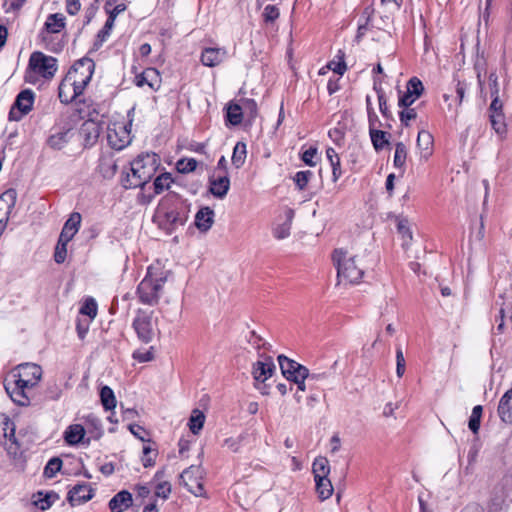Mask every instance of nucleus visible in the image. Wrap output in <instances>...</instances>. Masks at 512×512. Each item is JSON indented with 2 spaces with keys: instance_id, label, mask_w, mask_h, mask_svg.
<instances>
[{
  "instance_id": "nucleus-1",
  "label": "nucleus",
  "mask_w": 512,
  "mask_h": 512,
  "mask_svg": "<svg viewBox=\"0 0 512 512\" xmlns=\"http://www.w3.org/2000/svg\"><path fill=\"white\" fill-rule=\"evenodd\" d=\"M42 377V369L34 363H23L14 368L5 379V390L13 402L26 406L30 402L29 391Z\"/></svg>"
},
{
  "instance_id": "nucleus-2",
  "label": "nucleus",
  "mask_w": 512,
  "mask_h": 512,
  "mask_svg": "<svg viewBox=\"0 0 512 512\" xmlns=\"http://www.w3.org/2000/svg\"><path fill=\"white\" fill-rule=\"evenodd\" d=\"M337 269L339 284H359L367 269L363 257L343 248L335 249L332 255Z\"/></svg>"
},
{
  "instance_id": "nucleus-3",
  "label": "nucleus",
  "mask_w": 512,
  "mask_h": 512,
  "mask_svg": "<svg viewBox=\"0 0 512 512\" xmlns=\"http://www.w3.org/2000/svg\"><path fill=\"white\" fill-rule=\"evenodd\" d=\"M169 276V271L164 269L161 262L152 263L145 277L137 287L139 301L145 305L154 306L159 302L163 286Z\"/></svg>"
},
{
  "instance_id": "nucleus-4",
  "label": "nucleus",
  "mask_w": 512,
  "mask_h": 512,
  "mask_svg": "<svg viewBox=\"0 0 512 512\" xmlns=\"http://www.w3.org/2000/svg\"><path fill=\"white\" fill-rule=\"evenodd\" d=\"M159 167V158L155 153H142L130 163L131 173H127L126 188L144 186L156 173Z\"/></svg>"
},
{
  "instance_id": "nucleus-5",
  "label": "nucleus",
  "mask_w": 512,
  "mask_h": 512,
  "mask_svg": "<svg viewBox=\"0 0 512 512\" xmlns=\"http://www.w3.org/2000/svg\"><path fill=\"white\" fill-rule=\"evenodd\" d=\"M57 70L58 64L56 58L40 51H35L30 55L25 80L30 84H36L39 77L51 80Z\"/></svg>"
},
{
  "instance_id": "nucleus-6",
  "label": "nucleus",
  "mask_w": 512,
  "mask_h": 512,
  "mask_svg": "<svg viewBox=\"0 0 512 512\" xmlns=\"http://www.w3.org/2000/svg\"><path fill=\"white\" fill-rule=\"evenodd\" d=\"M131 122H111L107 127V142L115 150H122L131 143Z\"/></svg>"
},
{
  "instance_id": "nucleus-7",
  "label": "nucleus",
  "mask_w": 512,
  "mask_h": 512,
  "mask_svg": "<svg viewBox=\"0 0 512 512\" xmlns=\"http://www.w3.org/2000/svg\"><path fill=\"white\" fill-rule=\"evenodd\" d=\"M95 63L89 58L78 60L67 72L66 77H71L73 84L78 89L85 90L94 73Z\"/></svg>"
},
{
  "instance_id": "nucleus-8",
  "label": "nucleus",
  "mask_w": 512,
  "mask_h": 512,
  "mask_svg": "<svg viewBox=\"0 0 512 512\" xmlns=\"http://www.w3.org/2000/svg\"><path fill=\"white\" fill-rule=\"evenodd\" d=\"M153 220L161 229L171 232L176 226L182 225L187 220V215L181 216L173 208L161 203L156 209Z\"/></svg>"
},
{
  "instance_id": "nucleus-9",
  "label": "nucleus",
  "mask_w": 512,
  "mask_h": 512,
  "mask_svg": "<svg viewBox=\"0 0 512 512\" xmlns=\"http://www.w3.org/2000/svg\"><path fill=\"white\" fill-rule=\"evenodd\" d=\"M133 327L142 342L149 343L153 340L156 329L151 314L139 311L133 321Z\"/></svg>"
},
{
  "instance_id": "nucleus-10",
  "label": "nucleus",
  "mask_w": 512,
  "mask_h": 512,
  "mask_svg": "<svg viewBox=\"0 0 512 512\" xmlns=\"http://www.w3.org/2000/svg\"><path fill=\"white\" fill-rule=\"evenodd\" d=\"M33 103L34 93L29 89L21 91L10 109L9 119L12 121L21 120L24 115L31 111Z\"/></svg>"
},
{
  "instance_id": "nucleus-11",
  "label": "nucleus",
  "mask_w": 512,
  "mask_h": 512,
  "mask_svg": "<svg viewBox=\"0 0 512 512\" xmlns=\"http://www.w3.org/2000/svg\"><path fill=\"white\" fill-rule=\"evenodd\" d=\"M275 369L276 367L272 357L265 354H259V359L253 363L251 371L258 389H260L258 384L264 383L266 380L271 378Z\"/></svg>"
},
{
  "instance_id": "nucleus-12",
  "label": "nucleus",
  "mask_w": 512,
  "mask_h": 512,
  "mask_svg": "<svg viewBox=\"0 0 512 512\" xmlns=\"http://www.w3.org/2000/svg\"><path fill=\"white\" fill-rule=\"evenodd\" d=\"M424 92V85L417 77H412L406 84V92L400 96L399 106H412Z\"/></svg>"
},
{
  "instance_id": "nucleus-13",
  "label": "nucleus",
  "mask_w": 512,
  "mask_h": 512,
  "mask_svg": "<svg viewBox=\"0 0 512 512\" xmlns=\"http://www.w3.org/2000/svg\"><path fill=\"white\" fill-rule=\"evenodd\" d=\"M208 192L217 199H224L230 189V179L225 172L217 175L215 172L209 177Z\"/></svg>"
},
{
  "instance_id": "nucleus-14",
  "label": "nucleus",
  "mask_w": 512,
  "mask_h": 512,
  "mask_svg": "<svg viewBox=\"0 0 512 512\" xmlns=\"http://www.w3.org/2000/svg\"><path fill=\"white\" fill-rule=\"evenodd\" d=\"M66 27V17L62 13L49 14L40 32L42 41L47 42L49 34H58Z\"/></svg>"
},
{
  "instance_id": "nucleus-15",
  "label": "nucleus",
  "mask_w": 512,
  "mask_h": 512,
  "mask_svg": "<svg viewBox=\"0 0 512 512\" xmlns=\"http://www.w3.org/2000/svg\"><path fill=\"white\" fill-rule=\"evenodd\" d=\"M5 439V446L10 454H17L19 449L15 438V425L6 417L0 418V438Z\"/></svg>"
},
{
  "instance_id": "nucleus-16",
  "label": "nucleus",
  "mask_w": 512,
  "mask_h": 512,
  "mask_svg": "<svg viewBox=\"0 0 512 512\" xmlns=\"http://www.w3.org/2000/svg\"><path fill=\"white\" fill-rule=\"evenodd\" d=\"M83 93L81 89H78L77 85L73 84L71 77H64L60 82L58 88V97L64 104H68L75 100L78 96Z\"/></svg>"
},
{
  "instance_id": "nucleus-17",
  "label": "nucleus",
  "mask_w": 512,
  "mask_h": 512,
  "mask_svg": "<svg viewBox=\"0 0 512 512\" xmlns=\"http://www.w3.org/2000/svg\"><path fill=\"white\" fill-rule=\"evenodd\" d=\"M86 429L81 424H71L64 431V440L70 446H75L80 443L86 445L90 444L91 438L85 439Z\"/></svg>"
},
{
  "instance_id": "nucleus-18",
  "label": "nucleus",
  "mask_w": 512,
  "mask_h": 512,
  "mask_svg": "<svg viewBox=\"0 0 512 512\" xmlns=\"http://www.w3.org/2000/svg\"><path fill=\"white\" fill-rule=\"evenodd\" d=\"M135 84L138 87L147 85L151 90H158L161 85V76L157 69L147 68L141 74L136 75Z\"/></svg>"
},
{
  "instance_id": "nucleus-19",
  "label": "nucleus",
  "mask_w": 512,
  "mask_h": 512,
  "mask_svg": "<svg viewBox=\"0 0 512 512\" xmlns=\"http://www.w3.org/2000/svg\"><path fill=\"white\" fill-rule=\"evenodd\" d=\"M215 222V212L210 207H201L194 215V226L201 232L206 233Z\"/></svg>"
},
{
  "instance_id": "nucleus-20",
  "label": "nucleus",
  "mask_w": 512,
  "mask_h": 512,
  "mask_svg": "<svg viewBox=\"0 0 512 512\" xmlns=\"http://www.w3.org/2000/svg\"><path fill=\"white\" fill-rule=\"evenodd\" d=\"M93 497V489L90 484H77L68 492V500L72 505H80Z\"/></svg>"
},
{
  "instance_id": "nucleus-21",
  "label": "nucleus",
  "mask_w": 512,
  "mask_h": 512,
  "mask_svg": "<svg viewBox=\"0 0 512 512\" xmlns=\"http://www.w3.org/2000/svg\"><path fill=\"white\" fill-rule=\"evenodd\" d=\"M227 51L224 48L209 47L205 48L200 56V60L204 66L214 67L224 61Z\"/></svg>"
},
{
  "instance_id": "nucleus-22",
  "label": "nucleus",
  "mask_w": 512,
  "mask_h": 512,
  "mask_svg": "<svg viewBox=\"0 0 512 512\" xmlns=\"http://www.w3.org/2000/svg\"><path fill=\"white\" fill-rule=\"evenodd\" d=\"M417 147L419 149L420 157L424 160L429 159L433 153L434 138L427 130H420L417 136Z\"/></svg>"
},
{
  "instance_id": "nucleus-23",
  "label": "nucleus",
  "mask_w": 512,
  "mask_h": 512,
  "mask_svg": "<svg viewBox=\"0 0 512 512\" xmlns=\"http://www.w3.org/2000/svg\"><path fill=\"white\" fill-rule=\"evenodd\" d=\"M81 214L78 212H73L70 214L68 220L65 222L62 231L60 233V238L65 241H71L75 234L78 232L81 225Z\"/></svg>"
},
{
  "instance_id": "nucleus-24",
  "label": "nucleus",
  "mask_w": 512,
  "mask_h": 512,
  "mask_svg": "<svg viewBox=\"0 0 512 512\" xmlns=\"http://www.w3.org/2000/svg\"><path fill=\"white\" fill-rule=\"evenodd\" d=\"M497 412L502 422L512 423V387L501 397Z\"/></svg>"
},
{
  "instance_id": "nucleus-25",
  "label": "nucleus",
  "mask_w": 512,
  "mask_h": 512,
  "mask_svg": "<svg viewBox=\"0 0 512 512\" xmlns=\"http://www.w3.org/2000/svg\"><path fill=\"white\" fill-rule=\"evenodd\" d=\"M133 499L130 492L123 490L118 492L109 501V509L111 512H124L132 505Z\"/></svg>"
},
{
  "instance_id": "nucleus-26",
  "label": "nucleus",
  "mask_w": 512,
  "mask_h": 512,
  "mask_svg": "<svg viewBox=\"0 0 512 512\" xmlns=\"http://www.w3.org/2000/svg\"><path fill=\"white\" fill-rule=\"evenodd\" d=\"M85 424L86 432L91 435L90 438L98 440L103 436L104 430L99 417L94 414H89L85 417Z\"/></svg>"
},
{
  "instance_id": "nucleus-27",
  "label": "nucleus",
  "mask_w": 512,
  "mask_h": 512,
  "mask_svg": "<svg viewBox=\"0 0 512 512\" xmlns=\"http://www.w3.org/2000/svg\"><path fill=\"white\" fill-rule=\"evenodd\" d=\"M81 134L83 135L86 143L91 145L95 143L100 135L99 125L92 120L85 121L81 126Z\"/></svg>"
},
{
  "instance_id": "nucleus-28",
  "label": "nucleus",
  "mask_w": 512,
  "mask_h": 512,
  "mask_svg": "<svg viewBox=\"0 0 512 512\" xmlns=\"http://www.w3.org/2000/svg\"><path fill=\"white\" fill-rule=\"evenodd\" d=\"M326 158L332 168V180L336 182L342 175L340 157L334 148L329 147L326 149Z\"/></svg>"
},
{
  "instance_id": "nucleus-29",
  "label": "nucleus",
  "mask_w": 512,
  "mask_h": 512,
  "mask_svg": "<svg viewBox=\"0 0 512 512\" xmlns=\"http://www.w3.org/2000/svg\"><path fill=\"white\" fill-rule=\"evenodd\" d=\"M243 108L241 105L230 102L226 108V120L229 124L237 126L241 124L243 120Z\"/></svg>"
},
{
  "instance_id": "nucleus-30",
  "label": "nucleus",
  "mask_w": 512,
  "mask_h": 512,
  "mask_svg": "<svg viewBox=\"0 0 512 512\" xmlns=\"http://www.w3.org/2000/svg\"><path fill=\"white\" fill-rule=\"evenodd\" d=\"M314 479L326 478L330 474V464L326 457L319 456L315 458L312 464Z\"/></svg>"
},
{
  "instance_id": "nucleus-31",
  "label": "nucleus",
  "mask_w": 512,
  "mask_h": 512,
  "mask_svg": "<svg viewBox=\"0 0 512 512\" xmlns=\"http://www.w3.org/2000/svg\"><path fill=\"white\" fill-rule=\"evenodd\" d=\"M163 472H157L154 476L153 481L156 482L154 487V495L157 498H161L163 500L168 499L171 493V485L167 481H162Z\"/></svg>"
},
{
  "instance_id": "nucleus-32",
  "label": "nucleus",
  "mask_w": 512,
  "mask_h": 512,
  "mask_svg": "<svg viewBox=\"0 0 512 512\" xmlns=\"http://www.w3.org/2000/svg\"><path fill=\"white\" fill-rule=\"evenodd\" d=\"M247 157V146L244 142H237L234 146L233 153H232V164L235 166V168L239 169L241 168Z\"/></svg>"
},
{
  "instance_id": "nucleus-33",
  "label": "nucleus",
  "mask_w": 512,
  "mask_h": 512,
  "mask_svg": "<svg viewBox=\"0 0 512 512\" xmlns=\"http://www.w3.org/2000/svg\"><path fill=\"white\" fill-rule=\"evenodd\" d=\"M316 484V492L318 494V497L323 501L331 497L333 493V486L328 477L326 478H319L314 479Z\"/></svg>"
},
{
  "instance_id": "nucleus-34",
  "label": "nucleus",
  "mask_w": 512,
  "mask_h": 512,
  "mask_svg": "<svg viewBox=\"0 0 512 512\" xmlns=\"http://www.w3.org/2000/svg\"><path fill=\"white\" fill-rule=\"evenodd\" d=\"M99 169L104 177L111 178L117 171L116 161L110 156L102 157L100 160Z\"/></svg>"
},
{
  "instance_id": "nucleus-35",
  "label": "nucleus",
  "mask_w": 512,
  "mask_h": 512,
  "mask_svg": "<svg viewBox=\"0 0 512 512\" xmlns=\"http://www.w3.org/2000/svg\"><path fill=\"white\" fill-rule=\"evenodd\" d=\"M101 403L106 411L113 410L116 407V398L113 390L109 386H103L100 391Z\"/></svg>"
},
{
  "instance_id": "nucleus-36",
  "label": "nucleus",
  "mask_w": 512,
  "mask_h": 512,
  "mask_svg": "<svg viewBox=\"0 0 512 512\" xmlns=\"http://www.w3.org/2000/svg\"><path fill=\"white\" fill-rule=\"evenodd\" d=\"M328 68L339 75H343L347 69L345 63V53L341 49L337 51L334 59L329 62Z\"/></svg>"
},
{
  "instance_id": "nucleus-37",
  "label": "nucleus",
  "mask_w": 512,
  "mask_h": 512,
  "mask_svg": "<svg viewBox=\"0 0 512 512\" xmlns=\"http://www.w3.org/2000/svg\"><path fill=\"white\" fill-rule=\"evenodd\" d=\"M397 231L402 237L403 246H409L412 241V231L410 229L409 222L407 219H398Z\"/></svg>"
},
{
  "instance_id": "nucleus-38",
  "label": "nucleus",
  "mask_w": 512,
  "mask_h": 512,
  "mask_svg": "<svg viewBox=\"0 0 512 512\" xmlns=\"http://www.w3.org/2000/svg\"><path fill=\"white\" fill-rule=\"evenodd\" d=\"M407 159V148L402 142L395 145L393 163L396 168L403 169Z\"/></svg>"
},
{
  "instance_id": "nucleus-39",
  "label": "nucleus",
  "mask_w": 512,
  "mask_h": 512,
  "mask_svg": "<svg viewBox=\"0 0 512 512\" xmlns=\"http://www.w3.org/2000/svg\"><path fill=\"white\" fill-rule=\"evenodd\" d=\"M483 408L481 405H476L472 409V413L469 418L468 427L474 433L477 434L480 429L481 417Z\"/></svg>"
},
{
  "instance_id": "nucleus-40",
  "label": "nucleus",
  "mask_w": 512,
  "mask_h": 512,
  "mask_svg": "<svg viewBox=\"0 0 512 512\" xmlns=\"http://www.w3.org/2000/svg\"><path fill=\"white\" fill-rule=\"evenodd\" d=\"M173 182L174 180L172 179L170 173H163L159 175L154 181L155 193L159 194L169 189Z\"/></svg>"
},
{
  "instance_id": "nucleus-41",
  "label": "nucleus",
  "mask_w": 512,
  "mask_h": 512,
  "mask_svg": "<svg viewBox=\"0 0 512 512\" xmlns=\"http://www.w3.org/2000/svg\"><path fill=\"white\" fill-rule=\"evenodd\" d=\"M248 343L258 352V355L262 354V350H267L270 347V344L266 342L261 336L257 335L254 331L249 333Z\"/></svg>"
},
{
  "instance_id": "nucleus-42",
  "label": "nucleus",
  "mask_w": 512,
  "mask_h": 512,
  "mask_svg": "<svg viewBox=\"0 0 512 512\" xmlns=\"http://www.w3.org/2000/svg\"><path fill=\"white\" fill-rule=\"evenodd\" d=\"M490 122L494 131L500 136L504 137L506 134V124L504 114H490Z\"/></svg>"
},
{
  "instance_id": "nucleus-43",
  "label": "nucleus",
  "mask_w": 512,
  "mask_h": 512,
  "mask_svg": "<svg viewBox=\"0 0 512 512\" xmlns=\"http://www.w3.org/2000/svg\"><path fill=\"white\" fill-rule=\"evenodd\" d=\"M278 362L281 372L285 378H287V376H289L292 371L296 369L297 365H300L298 362L286 357L285 355H279Z\"/></svg>"
},
{
  "instance_id": "nucleus-44",
  "label": "nucleus",
  "mask_w": 512,
  "mask_h": 512,
  "mask_svg": "<svg viewBox=\"0 0 512 512\" xmlns=\"http://www.w3.org/2000/svg\"><path fill=\"white\" fill-rule=\"evenodd\" d=\"M309 377L316 379V375H310L309 370L305 366L297 365L296 369L286 379L295 383L298 380H306Z\"/></svg>"
},
{
  "instance_id": "nucleus-45",
  "label": "nucleus",
  "mask_w": 512,
  "mask_h": 512,
  "mask_svg": "<svg viewBox=\"0 0 512 512\" xmlns=\"http://www.w3.org/2000/svg\"><path fill=\"white\" fill-rule=\"evenodd\" d=\"M466 93V85L464 83L458 82L456 85V105L453 107L452 103L448 104L449 111H452L454 113V116L456 117L459 113V107L462 104V101L464 99Z\"/></svg>"
},
{
  "instance_id": "nucleus-46",
  "label": "nucleus",
  "mask_w": 512,
  "mask_h": 512,
  "mask_svg": "<svg viewBox=\"0 0 512 512\" xmlns=\"http://www.w3.org/2000/svg\"><path fill=\"white\" fill-rule=\"evenodd\" d=\"M370 137L376 150L382 149L388 143L386 132L384 131L371 128Z\"/></svg>"
},
{
  "instance_id": "nucleus-47",
  "label": "nucleus",
  "mask_w": 512,
  "mask_h": 512,
  "mask_svg": "<svg viewBox=\"0 0 512 512\" xmlns=\"http://www.w3.org/2000/svg\"><path fill=\"white\" fill-rule=\"evenodd\" d=\"M313 177V172L310 170L298 171L293 177V181L299 190H304Z\"/></svg>"
},
{
  "instance_id": "nucleus-48",
  "label": "nucleus",
  "mask_w": 512,
  "mask_h": 512,
  "mask_svg": "<svg viewBox=\"0 0 512 512\" xmlns=\"http://www.w3.org/2000/svg\"><path fill=\"white\" fill-rule=\"evenodd\" d=\"M52 497L54 495L52 494H45L43 495L42 492H39L37 495L34 496L33 504L41 509L42 511L47 510L51 507L53 500Z\"/></svg>"
},
{
  "instance_id": "nucleus-49",
  "label": "nucleus",
  "mask_w": 512,
  "mask_h": 512,
  "mask_svg": "<svg viewBox=\"0 0 512 512\" xmlns=\"http://www.w3.org/2000/svg\"><path fill=\"white\" fill-rule=\"evenodd\" d=\"M80 314L88 316L90 320L94 319L97 315V303L93 298L85 300L80 308Z\"/></svg>"
},
{
  "instance_id": "nucleus-50",
  "label": "nucleus",
  "mask_w": 512,
  "mask_h": 512,
  "mask_svg": "<svg viewBox=\"0 0 512 512\" xmlns=\"http://www.w3.org/2000/svg\"><path fill=\"white\" fill-rule=\"evenodd\" d=\"M68 243L69 241H65L59 237L54 253V260L56 263L60 264L66 260Z\"/></svg>"
},
{
  "instance_id": "nucleus-51",
  "label": "nucleus",
  "mask_w": 512,
  "mask_h": 512,
  "mask_svg": "<svg viewBox=\"0 0 512 512\" xmlns=\"http://www.w3.org/2000/svg\"><path fill=\"white\" fill-rule=\"evenodd\" d=\"M403 110L399 113L400 121L403 125L409 126L410 122L417 118V111L411 106H401Z\"/></svg>"
},
{
  "instance_id": "nucleus-52",
  "label": "nucleus",
  "mask_w": 512,
  "mask_h": 512,
  "mask_svg": "<svg viewBox=\"0 0 512 512\" xmlns=\"http://www.w3.org/2000/svg\"><path fill=\"white\" fill-rule=\"evenodd\" d=\"M374 12H375V10L371 5L364 8V10L360 16V20H359V25H358L359 32H361L362 30H365L367 28L371 18L374 15Z\"/></svg>"
},
{
  "instance_id": "nucleus-53",
  "label": "nucleus",
  "mask_w": 512,
  "mask_h": 512,
  "mask_svg": "<svg viewBox=\"0 0 512 512\" xmlns=\"http://www.w3.org/2000/svg\"><path fill=\"white\" fill-rule=\"evenodd\" d=\"M157 455V452L155 449H153L150 445H145L143 447V456H142V463L144 467H150L155 464V457Z\"/></svg>"
},
{
  "instance_id": "nucleus-54",
  "label": "nucleus",
  "mask_w": 512,
  "mask_h": 512,
  "mask_svg": "<svg viewBox=\"0 0 512 512\" xmlns=\"http://www.w3.org/2000/svg\"><path fill=\"white\" fill-rule=\"evenodd\" d=\"M406 370V361L401 347L396 348V374L401 378Z\"/></svg>"
},
{
  "instance_id": "nucleus-55",
  "label": "nucleus",
  "mask_w": 512,
  "mask_h": 512,
  "mask_svg": "<svg viewBox=\"0 0 512 512\" xmlns=\"http://www.w3.org/2000/svg\"><path fill=\"white\" fill-rule=\"evenodd\" d=\"M243 112L249 116L250 119H255L257 116V103L253 99H244L242 101Z\"/></svg>"
},
{
  "instance_id": "nucleus-56",
  "label": "nucleus",
  "mask_w": 512,
  "mask_h": 512,
  "mask_svg": "<svg viewBox=\"0 0 512 512\" xmlns=\"http://www.w3.org/2000/svg\"><path fill=\"white\" fill-rule=\"evenodd\" d=\"M61 466H62V461L59 458H52L48 461V463L44 469V474L47 477L51 478L55 475L56 472H58L60 470Z\"/></svg>"
},
{
  "instance_id": "nucleus-57",
  "label": "nucleus",
  "mask_w": 512,
  "mask_h": 512,
  "mask_svg": "<svg viewBox=\"0 0 512 512\" xmlns=\"http://www.w3.org/2000/svg\"><path fill=\"white\" fill-rule=\"evenodd\" d=\"M205 410L194 409V435L198 434L204 427L205 423Z\"/></svg>"
},
{
  "instance_id": "nucleus-58",
  "label": "nucleus",
  "mask_w": 512,
  "mask_h": 512,
  "mask_svg": "<svg viewBox=\"0 0 512 512\" xmlns=\"http://www.w3.org/2000/svg\"><path fill=\"white\" fill-rule=\"evenodd\" d=\"M111 6H112V2H111V0H108L106 3L105 9H106L107 13L109 14L108 18H113V20H115L116 17L120 13H122L126 10V5L124 3L117 4L113 7H111Z\"/></svg>"
},
{
  "instance_id": "nucleus-59",
  "label": "nucleus",
  "mask_w": 512,
  "mask_h": 512,
  "mask_svg": "<svg viewBox=\"0 0 512 512\" xmlns=\"http://www.w3.org/2000/svg\"><path fill=\"white\" fill-rule=\"evenodd\" d=\"M67 133H57L49 138V145L54 149H61L65 143Z\"/></svg>"
},
{
  "instance_id": "nucleus-60",
  "label": "nucleus",
  "mask_w": 512,
  "mask_h": 512,
  "mask_svg": "<svg viewBox=\"0 0 512 512\" xmlns=\"http://www.w3.org/2000/svg\"><path fill=\"white\" fill-rule=\"evenodd\" d=\"M263 17L266 22H273L279 17V9L274 5H267L263 11Z\"/></svg>"
},
{
  "instance_id": "nucleus-61",
  "label": "nucleus",
  "mask_w": 512,
  "mask_h": 512,
  "mask_svg": "<svg viewBox=\"0 0 512 512\" xmlns=\"http://www.w3.org/2000/svg\"><path fill=\"white\" fill-rule=\"evenodd\" d=\"M273 234L277 239H284L288 237L290 235V225L288 223H284L277 226L274 228Z\"/></svg>"
},
{
  "instance_id": "nucleus-62",
  "label": "nucleus",
  "mask_w": 512,
  "mask_h": 512,
  "mask_svg": "<svg viewBox=\"0 0 512 512\" xmlns=\"http://www.w3.org/2000/svg\"><path fill=\"white\" fill-rule=\"evenodd\" d=\"M133 358L141 363L148 362L153 359V353L149 350H137L133 353Z\"/></svg>"
},
{
  "instance_id": "nucleus-63",
  "label": "nucleus",
  "mask_w": 512,
  "mask_h": 512,
  "mask_svg": "<svg viewBox=\"0 0 512 512\" xmlns=\"http://www.w3.org/2000/svg\"><path fill=\"white\" fill-rule=\"evenodd\" d=\"M403 0H381L382 6L390 13L398 11Z\"/></svg>"
},
{
  "instance_id": "nucleus-64",
  "label": "nucleus",
  "mask_w": 512,
  "mask_h": 512,
  "mask_svg": "<svg viewBox=\"0 0 512 512\" xmlns=\"http://www.w3.org/2000/svg\"><path fill=\"white\" fill-rule=\"evenodd\" d=\"M176 169L179 173H188L192 171V159H180L176 163Z\"/></svg>"
}]
</instances>
